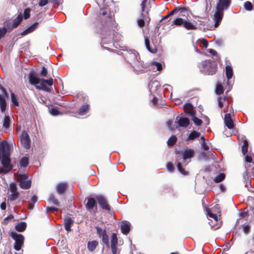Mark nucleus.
Masks as SVG:
<instances>
[{
    "instance_id": "1",
    "label": "nucleus",
    "mask_w": 254,
    "mask_h": 254,
    "mask_svg": "<svg viewBox=\"0 0 254 254\" xmlns=\"http://www.w3.org/2000/svg\"><path fill=\"white\" fill-rule=\"evenodd\" d=\"M10 148L8 142H0V161L2 166L0 167V174H6L12 171L13 165L11 164Z\"/></svg>"
},
{
    "instance_id": "2",
    "label": "nucleus",
    "mask_w": 254,
    "mask_h": 254,
    "mask_svg": "<svg viewBox=\"0 0 254 254\" xmlns=\"http://www.w3.org/2000/svg\"><path fill=\"white\" fill-rule=\"evenodd\" d=\"M126 60L131 65L136 72H144L147 67L143 62L141 61L140 57L138 53H128L126 55Z\"/></svg>"
},
{
    "instance_id": "3",
    "label": "nucleus",
    "mask_w": 254,
    "mask_h": 254,
    "mask_svg": "<svg viewBox=\"0 0 254 254\" xmlns=\"http://www.w3.org/2000/svg\"><path fill=\"white\" fill-rule=\"evenodd\" d=\"M99 16L101 19L102 29L101 34L104 35L106 32L108 31L111 32L110 30L115 27V22L112 19L111 16V13L106 10H102L99 14Z\"/></svg>"
},
{
    "instance_id": "4",
    "label": "nucleus",
    "mask_w": 254,
    "mask_h": 254,
    "mask_svg": "<svg viewBox=\"0 0 254 254\" xmlns=\"http://www.w3.org/2000/svg\"><path fill=\"white\" fill-rule=\"evenodd\" d=\"M14 176L16 181L19 183V186L21 189L28 190L31 188L32 182L31 179H29L28 174L15 173L14 174Z\"/></svg>"
},
{
    "instance_id": "5",
    "label": "nucleus",
    "mask_w": 254,
    "mask_h": 254,
    "mask_svg": "<svg viewBox=\"0 0 254 254\" xmlns=\"http://www.w3.org/2000/svg\"><path fill=\"white\" fill-rule=\"evenodd\" d=\"M201 66V71L205 74L213 75L217 71V64L210 60L202 61Z\"/></svg>"
},
{
    "instance_id": "6",
    "label": "nucleus",
    "mask_w": 254,
    "mask_h": 254,
    "mask_svg": "<svg viewBox=\"0 0 254 254\" xmlns=\"http://www.w3.org/2000/svg\"><path fill=\"white\" fill-rule=\"evenodd\" d=\"M172 25L177 26H183L187 30H195L197 27L194 23L188 20L184 19L181 17L176 18L172 21Z\"/></svg>"
},
{
    "instance_id": "7",
    "label": "nucleus",
    "mask_w": 254,
    "mask_h": 254,
    "mask_svg": "<svg viewBox=\"0 0 254 254\" xmlns=\"http://www.w3.org/2000/svg\"><path fill=\"white\" fill-rule=\"evenodd\" d=\"M10 237L15 241L14 249L16 251H19L24 244V236L20 234H17L15 232H11Z\"/></svg>"
},
{
    "instance_id": "8",
    "label": "nucleus",
    "mask_w": 254,
    "mask_h": 254,
    "mask_svg": "<svg viewBox=\"0 0 254 254\" xmlns=\"http://www.w3.org/2000/svg\"><path fill=\"white\" fill-rule=\"evenodd\" d=\"M96 199L101 209L110 211L111 210V206L106 197L104 195L100 194L96 196Z\"/></svg>"
},
{
    "instance_id": "9",
    "label": "nucleus",
    "mask_w": 254,
    "mask_h": 254,
    "mask_svg": "<svg viewBox=\"0 0 254 254\" xmlns=\"http://www.w3.org/2000/svg\"><path fill=\"white\" fill-rule=\"evenodd\" d=\"M95 229L98 236L101 239L103 243H104L107 247L109 248V237L107 234L106 229H103L101 227L99 226H96Z\"/></svg>"
},
{
    "instance_id": "10",
    "label": "nucleus",
    "mask_w": 254,
    "mask_h": 254,
    "mask_svg": "<svg viewBox=\"0 0 254 254\" xmlns=\"http://www.w3.org/2000/svg\"><path fill=\"white\" fill-rule=\"evenodd\" d=\"M23 19L21 13H19L17 16L12 21V22H9L6 24L5 26L7 28L9 32L11 31L13 29L17 28L22 22Z\"/></svg>"
},
{
    "instance_id": "11",
    "label": "nucleus",
    "mask_w": 254,
    "mask_h": 254,
    "mask_svg": "<svg viewBox=\"0 0 254 254\" xmlns=\"http://www.w3.org/2000/svg\"><path fill=\"white\" fill-rule=\"evenodd\" d=\"M46 83L51 86L53 84V80L52 78L48 79H40L39 85H36V88L39 90H42L45 91L50 92V89L46 86Z\"/></svg>"
},
{
    "instance_id": "12",
    "label": "nucleus",
    "mask_w": 254,
    "mask_h": 254,
    "mask_svg": "<svg viewBox=\"0 0 254 254\" xmlns=\"http://www.w3.org/2000/svg\"><path fill=\"white\" fill-rule=\"evenodd\" d=\"M20 142L22 146L26 149L30 147V138L26 131L23 130L20 136Z\"/></svg>"
},
{
    "instance_id": "13",
    "label": "nucleus",
    "mask_w": 254,
    "mask_h": 254,
    "mask_svg": "<svg viewBox=\"0 0 254 254\" xmlns=\"http://www.w3.org/2000/svg\"><path fill=\"white\" fill-rule=\"evenodd\" d=\"M9 187L11 194L8 196V199L12 202L18 198L20 194L17 191V187L15 183L11 184Z\"/></svg>"
},
{
    "instance_id": "14",
    "label": "nucleus",
    "mask_w": 254,
    "mask_h": 254,
    "mask_svg": "<svg viewBox=\"0 0 254 254\" xmlns=\"http://www.w3.org/2000/svg\"><path fill=\"white\" fill-rule=\"evenodd\" d=\"M0 108L1 112H4L6 107V103L5 99L6 91L1 85H0Z\"/></svg>"
},
{
    "instance_id": "15",
    "label": "nucleus",
    "mask_w": 254,
    "mask_h": 254,
    "mask_svg": "<svg viewBox=\"0 0 254 254\" xmlns=\"http://www.w3.org/2000/svg\"><path fill=\"white\" fill-rule=\"evenodd\" d=\"M232 0H218L216 6V9H218L221 11L226 10L229 8Z\"/></svg>"
},
{
    "instance_id": "16",
    "label": "nucleus",
    "mask_w": 254,
    "mask_h": 254,
    "mask_svg": "<svg viewBox=\"0 0 254 254\" xmlns=\"http://www.w3.org/2000/svg\"><path fill=\"white\" fill-rule=\"evenodd\" d=\"M118 243V239L117 235L115 233H113L111 235V248L113 254H117V245Z\"/></svg>"
},
{
    "instance_id": "17",
    "label": "nucleus",
    "mask_w": 254,
    "mask_h": 254,
    "mask_svg": "<svg viewBox=\"0 0 254 254\" xmlns=\"http://www.w3.org/2000/svg\"><path fill=\"white\" fill-rule=\"evenodd\" d=\"M224 15V11H221L218 9H216V11L214 13L213 20L215 22L214 26L215 27H217L219 25L221 22L222 18Z\"/></svg>"
},
{
    "instance_id": "18",
    "label": "nucleus",
    "mask_w": 254,
    "mask_h": 254,
    "mask_svg": "<svg viewBox=\"0 0 254 254\" xmlns=\"http://www.w3.org/2000/svg\"><path fill=\"white\" fill-rule=\"evenodd\" d=\"M145 45L146 49L151 53L155 54L157 52L156 46L152 42V44H150L149 38L147 37H145Z\"/></svg>"
},
{
    "instance_id": "19",
    "label": "nucleus",
    "mask_w": 254,
    "mask_h": 254,
    "mask_svg": "<svg viewBox=\"0 0 254 254\" xmlns=\"http://www.w3.org/2000/svg\"><path fill=\"white\" fill-rule=\"evenodd\" d=\"M87 203L85 204V207L87 210L93 209L94 207H97V202L95 198L88 197L86 198Z\"/></svg>"
},
{
    "instance_id": "20",
    "label": "nucleus",
    "mask_w": 254,
    "mask_h": 254,
    "mask_svg": "<svg viewBox=\"0 0 254 254\" xmlns=\"http://www.w3.org/2000/svg\"><path fill=\"white\" fill-rule=\"evenodd\" d=\"M224 122L225 126L229 129H232L234 127L233 121L231 118V116L230 113L225 114L224 117Z\"/></svg>"
},
{
    "instance_id": "21",
    "label": "nucleus",
    "mask_w": 254,
    "mask_h": 254,
    "mask_svg": "<svg viewBox=\"0 0 254 254\" xmlns=\"http://www.w3.org/2000/svg\"><path fill=\"white\" fill-rule=\"evenodd\" d=\"M194 155V151L192 149H186L184 150L182 155V158L184 162L187 159L193 157Z\"/></svg>"
},
{
    "instance_id": "22",
    "label": "nucleus",
    "mask_w": 254,
    "mask_h": 254,
    "mask_svg": "<svg viewBox=\"0 0 254 254\" xmlns=\"http://www.w3.org/2000/svg\"><path fill=\"white\" fill-rule=\"evenodd\" d=\"M68 187V185L65 183H61L57 185L56 190L59 194L62 195L65 193Z\"/></svg>"
},
{
    "instance_id": "23",
    "label": "nucleus",
    "mask_w": 254,
    "mask_h": 254,
    "mask_svg": "<svg viewBox=\"0 0 254 254\" xmlns=\"http://www.w3.org/2000/svg\"><path fill=\"white\" fill-rule=\"evenodd\" d=\"M175 9L176 12H179L180 13H182V15L183 16H185L186 14L187 16H189L190 14L191 13V10L190 8L188 7L178 6L175 7Z\"/></svg>"
},
{
    "instance_id": "24",
    "label": "nucleus",
    "mask_w": 254,
    "mask_h": 254,
    "mask_svg": "<svg viewBox=\"0 0 254 254\" xmlns=\"http://www.w3.org/2000/svg\"><path fill=\"white\" fill-rule=\"evenodd\" d=\"M184 110L186 113L191 116L195 115V112L193 110V107L192 104L190 103H187L184 105Z\"/></svg>"
},
{
    "instance_id": "25",
    "label": "nucleus",
    "mask_w": 254,
    "mask_h": 254,
    "mask_svg": "<svg viewBox=\"0 0 254 254\" xmlns=\"http://www.w3.org/2000/svg\"><path fill=\"white\" fill-rule=\"evenodd\" d=\"M179 127H187L190 124V120L186 117H180L177 122Z\"/></svg>"
},
{
    "instance_id": "26",
    "label": "nucleus",
    "mask_w": 254,
    "mask_h": 254,
    "mask_svg": "<svg viewBox=\"0 0 254 254\" xmlns=\"http://www.w3.org/2000/svg\"><path fill=\"white\" fill-rule=\"evenodd\" d=\"M73 223V220L70 217H67L64 219V228L67 232L71 231V226Z\"/></svg>"
},
{
    "instance_id": "27",
    "label": "nucleus",
    "mask_w": 254,
    "mask_h": 254,
    "mask_svg": "<svg viewBox=\"0 0 254 254\" xmlns=\"http://www.w3.org/2000/svg\"><path fill=\"white\" fill-rule=\"evenodd\" d=\"M90 109V105L88 104H85L82 105L77 111V113L79 115H84L87 114Z\"/></svg>"
},
{
    "instance_id": "28",
    "label": "nucleus",
    "mask_w": 254,
    "mask_h": 254,
    "mask_svg": "<svg viewBox=\"0 0 254 254\" xmlns=\"http://www.w3.org/2000/svg\"><path fill=\"white\" fill-rule=\"evenodd\" d=\"M29 82L32 85L39 84L40 82V79L36 77L33 73H30L29 74Z\"/></svg>"
},
{
    "instance_id": "29",
    "label": "nucleus",
    "mask_w": 254,
    "mask_h": 254,
    "mask_svg": "<svg viewBox=\"0 0 254 254\" xmlns=\"http://www.w3.org/2000/svg\"><path fill=\"white\" fill-rule=\"evenodd\" d=\"M98 242L96 240L89 241L87 243V249L90 252H93L98 246Z\"/></svg>"
},
{
    "instance_id": "30",
    "label": "nucleus",
    "mask_w": 254,
    "mask_h": 254,
    "mask_svg": "<svg viewBox=\"0 0 254 254\" xmlns=\"http://www.w3.org/2000/svg\"><path fill=\"white\" fill-rule=\"evenodd\" d=\"M221 222L218 219H209L208 224L211 228H215L218 229L220 227Z\"/></svg>"
},
{
    "instance_id": "31",
    "label": "nucleus",
    "mask_w": 254,
    "mask_h": 254,
    "mask_svg": "<svg viewBox=\"0 0 254 254\" xmlns=\"http://www.w3.org/2000/svg\"><path fill=\"white\" fill-rule=\"evenodd\" d=\"M200 135V133L199 132L196 131V130H193L190 133L186 140H193L195 138L199 137Z\"/></svg>"
},
{
    "instance_id": "32",
    "label": "nucleus",
    "mask_w": 254,
    "mask_h": 254,
    "mask_svg": "<svg viewBox=\"0 0 254 254\" xmlns=\"http://www.w3.org/2000/svg\"><path fill=\"white\" fill-rule=\"evenodd\" d=\"M27 227V224L25 222H22L20 223L17 224L15 229L18 232H22L25 231Z\"/></svg>"
},
{
    "instance_id": "33",
    "label": "nucleus",
    "mask_w": 254,
    "mask_h": 254,
    "mask_svg": "<svg viewBox=\"0 0 254 254\" xmlns=\"http://www.w3.org/2000/svg\"><path fill=\"white\" fill-rule=\"evenodd\" d=\"M121 229L123 234L127 235L130 231V225L128 223L124 224L121 225Z\"/></svg>"
},
{
    "instance_id": "34",
    "label": "nucleus",
    "mask_w": 254,
    "mask_h": 254,
    "mask_svg": "<svg viewBox=\"0 0 254 254\" xmlns=\"http://www.w3.org/2000/svg\"><path fill=\"white\" fill-rule=\"evenodd\" d=\"M226 75L228 79H231L233 75V71L232 68L230 65H227L225 67Z\"/></svg>"
},
{
    "instance_id": "35",
    "label": "nucleus",
    "mask_w": 254,
    "mask_h": 254,
    "mask_svg": "<svg viewBox=\"0 0 254 254\" xmlns=\"http://www.w3.org/2000/svg\"><path fill=\"white\" fill-rule=\"evenodd\" d=\"M37 201V196L35 195L32 196L28 205V209L32 210L33 209L34 204Z\"/></svg>"
},
{
    "instance_id": "36",
    "label": "nucleus",
    "mask_w": 254,
    "mask_h": 254,
    "mask_svg": "<svg viewBox=\"0 0 254 254\" xmlns=\"http://www.w3.org/2000/svg\"><path fill=\"white\" fill-rule=\"evenodd\" d=\"M19 164L21 167H26L29 164V159L27 157H22L20 161Z\"/></svg>"
},
{
    "instance_id": "37",
    "label": "nucleus",
    "mask_w": 254,
    "mask_h": 254,
    "mask_svg": "<svg viewBox=\"0 0 254 254\" xmlns=\"http://www.w3.org/2000/svg\"><path fill=\"white\" fill-rule=\"evenodd\" d=\"M177 137L173 135H172L168 140L167 145L169 146H173L177 142Z\"/></svg>"
},
{
    "instance_id": "38",
    "label": "nucleus",
    "mask_w": 254,
    "mask_h": 254,
    "mask_svg": "<svg viewBox=\"0 0 254 254\" xmlns=\"http://www.w3.org/2000/svg\"><path fill=\"white\" fill-rule=\"evenodd\" d=\"M10 124V120L8 116H5L3 120V127L5 128H9Z\"/></svg>"
},
{
    "instance_id": "39",
    "label": "nucleus",
    "mask_w": 254,
    "mask_h": 254,
    "mask_svg": "<svg viewBox=\"0 0 254 254\" xmlns=\"http://www.w3.org/2000/svg\"><path fill=\"white\" fill-rule=\"evenodd\" d=\"M11 100L12 103L15 106L18 107L19 106V103L18 101V99L15 94L12 92L10 94Z\"/></svg>"
},
{
    "instance_id": "40",
    "label": "nucleus",
    "mask_w": 254,
    "mask_h": 254,
    "mask_svg": "<svg viewBox=\"0 0 254 254\" xmlns=\"http://www.w3.org/2000/svg\"><path fill=\"white\" fill-rule=\"evenodd\" d=\"M177 167L178 171L183 175H188V172L185 170L183 167L182 164L180 162H178L177 164Z\"/></svg>"
},
{
    "instance_id": "41",
    "label": "nucleus",
    "mask_w": 254,
    "mask_h": 254,
    "mask_svg": "<svg viewBox=\"0 0 254 254\" xmlns=\"http://www.w3.org/2000/svg\"><path fill=\"white\" fill-rule=\"evenodd\" d=\"M243 144L242 147V152L243 155H246L248 151L249 144L246 140H244L243 142Z\"/></svg>"
},
{
    "instance_id": "42",
    "label": "nucleus",
    "mask_w": 254,
    "mask_h": 254,
    "mask_svg": "<svg viewBox=\"0 0 254 254\" xmlns=\"http://www.w3.org/2000/svg\"><path fill=\"white\" fill-rule=\"evenodd\" d=\"M48 200L49 202H52L54 205L58 206L60 204V202L56 198L55 196L53 194H50Z\"/></svg>"
},
{
    "instance_id": "43",
    "label": "nucleus",
    "mask_w": 254,
    "mask_h": 254,
    "mask_svg": "<svg viewBox=\"0 0 254 254\" xmlns=\"http://www.w3.org/2000/svg\"><path fill=\"white\" fill-rule=\"evenodd\" d=\"M225 178V175L223 173H221L219 174L214 178V181L217 183H220V182H222L223 180H224Z\"/></svg>"
},
{
    "instance_id": "44",
    "label": "nucleus",
    "mask_w": 254,
    "mask_h": 254,
    "mask_svg": "<svg viewBox=\"0 0 254 254\" xmlns=\"http://www.w3.org/2000/svg\"><path fill=\"white\" fill-rule=\"evenodd\" d=\"M113 40V37H102V41L101 42V44L102 47H104V45L107 44L108 43H111L112 42Z\"/></svg>"
},
{
    "instance_id": "45",
    "label": "nucleus",
    "mask_w": 254,
    "mask_h": 254,
    "mask_svg": "<svg viewBox=\"0 0 254 254\" xmlns=\"http://www.w3.org/2000/svg\"><path fill=\"white\" fill-rule=\"evenodd\" d=\"M191 120L193 121L194 124L197 126H200L202 124V120L195 117V115L192 116Z\"/></svg>"
},
{
    "instance_id": "46",
    "label": "nucleus",
    "mask_w": 254,
    "mask_h": 254,
    "mask_svg": "<svg viewBox=\"0 0 254 254\" xmlns=\"http://www.w3.org/2000/svg\"><path fill=\"white\" fill-rule=\"evenodd\" d=\"M31 9L29 7L26 8L24 9L23 12V17L24 19H27L30 17Z\"/></svg>"
},
{
    "instance_id": "47",
    "label": "nucleus",
    "mask_w": 254,
    "mask_h": 254,
    "mask_svg": "<svg viewBox=\"0 0 254 254\" xmlns=\"http://www.w3.org/2000/svg\"><path fill=\"white\" fill-rule=\"evenodd\" d=\"M227 100L226 97H221L218 98V106L220 108H222L224 106V103Z\"/></svg>"
},
{
    "instance_id": "48",
    "label": "nucleus",
    "mask_w": 254,
    "mask_h": 254,
    "mask_svg": "<svg viewBox=\"0 0 254 254\" xmlns=\"http://www.w3.org/2000/svg\"><path fill=\"white\" fill-rule=\"evenodd\" d=\"M244 8L248 11H251L253 9V5L252 3L249 1H247L244 3Z\"/></svg>"
},
{
    "instance_id": "49",
    "label": "nucleus",
    "mask_w": 254,
    "mask_h": 254,
    "mask_svg": "<svg viewBox=\"0 0 254 254\" xmlns=\"http://www.w3.org/2000/svg\"><path fill=\"white\" fill-rule=\"evenodd\" d=\"M224 92V89L223 86L221 84H218L216 88V93L218 95H221L223 94Z\"/></svg>"
},
{
    "instance_id": "50",
    "label": "nucleus",
    "mask_w": 254,
    "mask_h": 254,
    "mask_svg": "<svg viewBox=\"0 0 254 254\" xmlns=\"http://www.w3.org/2000/svg\"><path fill=\"white\" fill-rule=\"evenodd\" d=\"M38 25H39V22H36L34 23H33V24H32L30 26L28 27L27 28L28 29L29 31L31 33H32V32H33L34 31H35Z\"/></svg>"
},
{
    "instance_id": "51",
    "label": "nucleus",
    "mask_w": 254,
    "mask_h": 254,
    "mask_svg": "<svg viewBox=\"0 0 254 254\" xmlns=\"http://www.w3.org/2000/svg\"><path fill=\"white\" fill-rule=\"evenodd\" d=\"M207 217H208V220H209V219H218L217 215L215 214H214L212 213L210 211L208 210L207 211Z\"/></svg>"
},
{
    "instance_id": "52",
    "label": "nucleus",
    "mask_w": 254,
    "mask_h": 254,
    "mask_svg": "<svg viewBox=\"0 0 254 254\" xmlns=\"http://www.w3.org/2000/svg\"><path fill=\"white\" fill-rule=\"evenodd\" d=\"M8 31L7 28L5 27L0 28V39L5 36L6 32Z\"/></svg>"
},
{
    "instance_id": "53",
    "label": "nucleus",
    "mask_w": 254,
    "mask_h": 254,
    "mask_svg": "<svg viewBox=\"0 0 254 254\" xmlns=\"http://www.w3.org/2000/svg\"><path fill=\"white\" fill-rule=\"evenodd\" d=\"M142 18H139L137 19V24L139 27H143L145 25V22L144 20V15L142 16Z\"/></svg>"
},
{
    "instance_id": "54",
    "label": "nucleus",
    "mask_w": 254,
    "mask_h": 254,
    "mask_svg": "<svg viewBox=\"0 0 254 254\" xmlns=\"http://www.w3.org/2000/svg\"><path fill=\"white\" fill-rule=\"evenodd\" d=\"M50 113L53 116H57L60 114V112L55 108H52L50 110Z\"/></svg>"
},
{
    "instance_id": "55",
    "label": "nucleus",
    "mask_w": 254,
    "mask_h": 254,
    "mask_svg": "<svg viewBox=\"0 0 254 254\" xmlns=\"http://www.w3.org/2000/svg\"><path fill=\"white\" fill-rule=\"evenodd\" d=\"M167 170L171 172L175 170V167L172 162H168L167 164Z\"/></svg>"
},
{
    "instance_id": "56",
    "label": "nucleus",
    "mask_w": 254,
    "mask_h": 254,
    "mask_svg": "<svg viewBox=\"0 0 254 254\" xmlns=\"http://www.w3.org/2000/svg\"><path fill=\"white\" fill-rule=\"evenodd\" d=\"M152 64L156 66V67H157V69L158 71H161L162 69V64L160 63L157 62H153L152 63Z\"/></svg>"
},
{
    "instance_id": "57",
    "label": "nucleus",
    "mask_w": 254,
    "mask_h": 254,
    "mask_svg": "<svg viewBox=\"0 0 254 254\" xmlns=\"http://www.w3.org/2000/svg\"><path fill=\"white\" fill-rule=\"evenodd\" d=\"M48 74L47 69L45 67L43 66L42 70L40 72V75L42 77H46Z\"/></svg>"
},
{
    "instance_id": "58",
    "label": "nucleus",
    "mask_w": 254,
    "mask_h": 254,
    "mask_svg": "<svg viewBox=\"0 0 254 254\" xmlns=\"http://www.w3.org/2000/svg\"><path fill=\"white\" fill-rule=\"evenodd\" d=\"M198 41L200 43H202L203 45V47L205 48H206L208 46V41L205 39H204V38L199 39Z\"/></svg>"
},
{
    "instance_id": "59",
    "label": "nucleus",
    "mask_w": 254,
    "mask_h": 254,
    "mask_svg": "<svg viewBox=\"0 0 254 254\" xmlns=\"http://www.w3.org/2000/svg\"><path fill=\"white\" fill-rule=\"evenodd\" d=\"M46 210L47 212H54L57 211L58 209L54 207L48 206L46 207Z\"/></svg>"
},
{
    "instance_id": "60",
    "label": "nucleus",
    "mask_w": 254,
    "mask_h": 254,
    "mask_svg": "<svg viewBox=\"0 0 254 254\" xmlns=\"http://www.w3.org/2000/svg\"><path fill=\"white\" fill-rule=\"evenodd\" d=\"M175 13H176V12L175 9L174 8L173 10L170 11L167 15L162 17L161 21H162V20H164V19H166L168 18L170 16L174 15Z\"/></svg>"
},
{
    "instance_id": "61",
    "label": "nucleus",
    "mask_w": 254,
    "mask_h": 254,
    "mask_svg": "<svg viewBox=\"0 0 254 254\" xmlns=\"http://www.w3.org/2000/svg\"><path fill=\"white\" fill-rule=\"evenodd\" d=\"M147 0H143L140 5L141 6V12H142V15L143 16V12L145 11V7H146V3Z\"/></svg>"
},
{
    "instance_id": "62",
    "label": "nucleus",
    "mask_w": 254,
    "mask_h": 254,
    "mask_svg": "<svg viewBox=\"0 0 254 254\" xmlns=\"http://www.w3.org/2000/svg\"><path fill=\"white\" fill-rule=\"evenodd\" d=\"M214 41L215 44L219 46H221L223 43V41L221 39H214Z\"/></svg>"
},
{
    "instance_id": "63",
    "label": "nucleus",
    "mask_w": 254,
    "mask_h": 254,
    "mask_svg": "<svg viewBox=\"0 0 254 254\" xmlns=\"http://www.w3.org/2000/svg\"><path fill=\"white\" fill-rule=\"evenodd\" d=\"M250 230V226L249 225H245L243 227V231L246 234L249 233Z\"/></svg>"
},
{
    "instance_id": "64",
    "label": "nucleus",
    "mask_w": 254,
    "mask_h": 254,
    "mask_svg": "<svg viewBox=\"0 0 254 254\" xmlns=\"http://www.w3.org/2000/svg\"><path fill=\"white\" fill-rule=\"evenodd\" d=\"M48 2V0H40L39 2V5L40 6H44L46 5Z\"/></svg>"
}]
</instances>
